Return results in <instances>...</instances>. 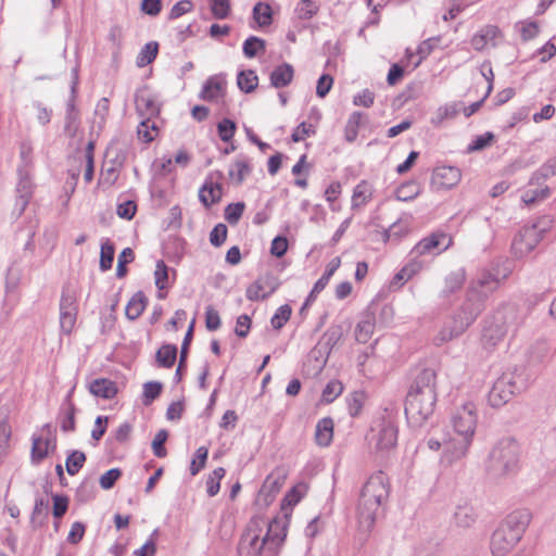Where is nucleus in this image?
<instances>
[{
  "label": "nucleus",
  "mask_w": 556,
  "mask_h": 556,
  "mask_svg": "<svg viewBox=\"0 0 556 556\" xmlns=\"http://www.w3.org/2000/svg\"><path fill=\"white\" fill-rule=\"evenodd\" d=\"M454 519L458 527L469 528L476 521V514L470 506H459L454 513Z\"/></svg>",
  "instance_id": "41"
},
{
  "label": "nucleus",
  "mask_w": 556,
  "mask_h": 556,
  "mask_svg": "<svg viewBox=\"0 0 556 556\" xmlns=\"http://www.w3.org/2000/svg\"><path fill=\"white\" fill-rule=\"evenodd\" d=\"M154 277L155 286L159 290L167 288L168 268L164 261L160 260L156 262Z\"/></svg>",
  "instance_id": "62"
},
{
  "label": "nucleus",
  "mask_w": 556,
  "mask_h": 556,
  "mask_svg": "<svg viewBox=\"0 0 556 556\" xmlns=\"http://www.w3.org/2000/svg\"><path fill=\"white\" fill-rule=\"evenodd\" d=\"M551 194V189L546 185H533L529 184V189H527L522 195L521 200L525 204L531 205L538 201H542L548 198Z\"/></svg>",
  "instance_id": "32"
},
{
  "label": "nucleus",
  "mask_w": 556,
  "mask_h": 556,
  "mask_svg": "<svg viewBox=\"0 0 556 556\" xmlns=\"http://www.w3.org/2000/svg\"><path fill=\"white\" fill-rule=\"evenodd\" d=\"M397 441V428L391 422L383 420L380 425L376 447L380 451H388L395 446Z\"/></svg>",
  "instance_id": "21"
},
{
  "label": "nucleus",
  "mask_w": 556,
  "mask_h": 556,
  "mask_svg": "<svg viewBox=\"0 0 556 556\" xmlns=\"http://www.w3.org/2000/svg\"><path fill=\"white\" fill-rule=\"evenodd\" d=\"M287 523L279 518L271 521L263 517H253L249 523L247 533L242 536L240 549L248 542L250 549L247 555L258 554L261 556H276L278 549L286 539Z\"/></svg>",
  "instance_id": "3"
},
{
  "label": "nucleus",
  "mask_w": 556,
  "mask_h": 556,
  "mask_svg": "<svg viewBox=\"0 0 556 556\" xmlns=\"http://www.w3.org/2000/svg\"><path fill=\"white\" fill-rule=\"evenodd\" d=\"M245 204L243 202L230 203L225 208V219L230 225H237L244 212Z\"/></svg>",
  "instance_id": "51"
},
{
  "label": "nucleus",
  "mask_w": 556,
  "mask_h": 556,
  "mask_svg": "<svg viewBox=\"0 0 556 556\" xmlns=\"http://www.w3.org/2000/svg\"><path fill=\"white\" fill-rule=\"evenodd\" d=\"M135 258V253L130 248H125L121 254L118 255L117 260V267H116V277L123 278L127 274V267L126 265L128 263H131Z\"/></svg>",
  "instance_id": "55"
},
{
  "label": "nucleus",
  "mask_w": 556,
  "mask_h": 556,
  "mask_svg": "<svg viewBox=\"0 0 556 556\" xmlns=\"http://www.w3.org/2000/svg\"><path fill=\"white\" fill-rule=\"evenodd\" d=\"M252 172L249 159L247 156H238L229 168V177L237 185L240 186L247 176Z\"/></svg>",
  "instance_id": "27"
},
{
  "label": "nucleus",
  "mask_w": 556,
  "mask_h": 556,
  "mask_svg": "<svg viewBox=\"0 0 556 556\" xmlns=\"http://www.w3.org/2000/svg\"><path fill=\"white\" fill-rule=\"evenodd\" d=\"M253 18L261 27L270 25L273 21V11L269 4L257 2L253 8Z\"/></svg>",
  "instance_id": "40"
},
{
  "label": "nucleus",
  "mask_w": 556,
  "mask_h": 556,
  "mask_svg": "<svg viewBox=\"0 0 556 556\" xmlns=\"http://www.w3.org/2000/svg\"><path fill=\"white\" fill-rule=\"evenodd\" d=\"M493 320L505 327V331H515L523 321L521 311L517 305L504 304L491 316Z\"/></svg>",
  "instance_id": "13"
},
{
  "label": "nucleus",
  "mask_w": 556,
  "mask_h": 556,
  "mask_svg": "<svg viewBox=\"0 0 556 556\" xmlns=\"http://www.w3.org/2000/svg\"><path fill=\"white\" fill-rule=\"evenodd\" d=\"M163 384L157 381H150L143 384V404L149 405L157 399L162 392Z\"/></svg>",
  "instance_id": "56"
},
{
  "label": "nucleus",
  "mask_w": 556,
  "mask_h": 556,
  "mask_svg": "<svg viewBox=\"0 0 556 556\" xmlns=\"http://www.w3.org/2000/svg\"><path fill=\"white\" fill-rule=\"evenodd\" d=\"M20 181L16 187V191L18 193L16 198V206L20 207V213H22L30 199L31 190H30V181L26 176L23 175V172L20 169Z\"/></svg>",
  "instance_id": "35"
},
{
  "label": "nucleus",
  "mask_w": 556,
  "mask_h": 556,
  "mask_svg": "<svg viewBox=\"0 0 556 556\" xmlns=\"http://www.w3.org/2000/svg\"><path fill=\"white\" fill-rule=\"evenodd\" d=\"M257 282L262 287V290L266 298L273 294L280 286L278 277H276L271 273H266L263 276L258 277Z\"/></svg>",
  "instance_id": "48"
},
{
  "label": "nucleus",
  "mask_w": 556,
  "mask_h": 556,
  "mask_svg": "<svg viewBox=\"0 0 556 556\" xmlns=\"http://www.w3.org/2000/svg\"><path fill=\"white\" fill-rule=\"evenodd\" d=\"M49 516V502L42 497L35 501V506L30 516V523L34 529L46 523Z\"/></svg>",
  "instance_id": "33"
},
{
  "label": "nucleus",
  "mask_w": 556,
  "mask_h": 556,
  "mask_svg": "<svg viewBox=\"0 0 556 556\" xmlns=\"http://www.w3.org/2000/svg\"><path fill=\"white\" fill-rule=\"evenodd\" d=\"M266 43L265 40H263L260 37L256 36H250L244 42H243V53L247 58H255L260 51H265Z\"/></svg>",
  "instance_id": "44"
},
{
  "label": "nucleus",
  "mask_w": 556,
  "mask_h": 556,
  "mask_svg": "<svg viewBox=\"0 0 556 556\" xmlns=\"http://www.w3.org/2000/svg\"><path fill=\"white\" fill-rule=\"evenodd\" d=\"M485 308V304L476 295L466 291L465 301L457 314L453 317L448 325L444 326L440 331V340L442 342L450 341L460 336Z\"/></svg>",
  "instance_id": "7"
},
{
  "label": "nucleus",
  "mask_w": 556,
  "mask_h": 556,
  "mask_svg": "<svg viewBox=\"0 0 556 556\" xmlns=\"http://www.w3.org/2000/svg\"><path fill=\"white\" fill-rule=\"evenodd\" d=\"M237 84L241 91L250 93L257 87L258 78L254 71L245 70L239 72L237 76Z\"/></svg>",
  "instance_id": "37"
},
{
  "label": "nucleus",
  "mask_w": 556,
  "mask_h": 556,
  "mask_svg": "<svg viewBox=\"0 0 556 556\" xmlns=\"http://www.w3.org/2000/svg\"><path fill=\"white\" fill-rule=\"evenodd\" d=\"M193 327H194V320H192V323L190 324L186 334H185V338H184V341H182V344H181V350H180V356H179V363H178V367L176 369V372H175V380L177 382H179L181 380V377H182V370L186 368L187 366V358H188V353H189V345L191 343V340L193 338Z\"/></svg>",
  "instance_id": "31"
},
{
  "label": "nucleus",
  "mask_w": 556,
  "mask_h": 556,
  "mask_svg": "<svg viewBox=\"0 0 556 556\" xmlns=\"http://www.w3.org/2000/svg\"><path fill=\"white\" fill-rule=\"evenodd\" d=\"M148 299L142 291L136 292L128 301L125 309L126 317L129 320H136L144 311Z\"/></svg>",
  "instance_id": "30"
},
{
  "label": "nucleus",
  "mask_w": 556,
  "mask_h": 556,
  "mask_svg": "<svg viewBox=\"0 0 556 556\" xmlns=\"http://www.w3.org/2000/svg\"><path fill=\"white\" fill-rule=\"evenodd\" d=\"M168 438V433L166 430L162 429L160 430L153 441H152V450H153V453L156 457H165L167 452H166V448L164 446L166 440Z\"/></svg>",
  "instance_id": "63"
},
{
  "label": "nucleus",
  "mask_w": 556,
  "mask_h": 556,
  "mask_svg": "<svg viewBox=\"0 0 556 556\" xmlns=\"http://www.w3.org/2000/svg\"><path fill=\"white\" fill-rule=\"evenodd\" d=\"M555 170L549 165L548 162L544 163L538 170H535L530 179V185H545V181L552 177L555 176Z\"/></svg>",
  "instance_id": "54"
},
{
  "label": "nucleus",
  "mask_w": 556,
  "mask_h": 556,
  "mask_svg": "<svg viewBox=\"0 0 556 556\" xmlns=\"http://www.w3.org/2000/svg\"><path fill=\"white\" fill-rule=\"evenodd\" d=\"M553 219L551 216L545 215L538 218L531 225H526L531 230H534L538 237L542 240L544 235L552 228Z\"/></svg>",
  "instance_id": "61"
},
{
  "label": "nucleus",
  "mask_w": 556,
  "mask_h": 556,
  "mask_svg": "<svg viewBox=\"0 0 556 556\" xmlns=\"http://www.w3.org/2000/svg\"><path fill=\"white\" fill-rule=\"evenodd\" d=\"M501 280L497 276L490 271H484L470 281L467 290L485 304L490 295L498 289Z\"/></svg>",
  "instance_id": "12"
},
{
  "label": "nucleus",
  "mask_w": 556,
  "mask_h": 556,
  "mask_svg": "<svg viewBox=\"0 0 556 556\" xmlns=\"http://www.w3.org/2000/svg\"><path fill=\"white\" fill-rule=\"evenodd\" d=\"M210 8L213 16L218 20L227 18L231 10L229 0H210Z\"/></svg>",
  "instance_id": "57"
},
{
  "label": "nucleus",
  "mask_w": 556,
  "mask_h": 556,
  "mask_svg": "<svg viewBox=\"0 0 556 556\" xmlns=\"http://www.w3.org/2000/svg\"><path fill=\"white\" fill-rule=\"evenodd\" d=\"M333 437V420L325 417L317 422L315 440L319 446H328Z\"/></svg>",
  "instance_id": "29"
},
{
  "label": "nucleus",
  "mask_w": 556,
  "mask_h": 556,
  "mask_svg": "<svg viewBox=\"0 0 556 556\" xmlns=\"http://www.w3.org/2000/svg\"><path fill=\"white\" fill-rule=\"evenodd\" d=\"M419 192V185L416 181H408L396 189L395 197L400 201H409L415 199Z\"/></svg>",
  "instance_id": "45"
},
{
  "label": "nucleus",
  "mask_w": 556,
  "mask_h": 556,
  "mask_svg": "<svg viewBox=\"0 0 556 556\" xmlns=\"http://www.w3.org/2000/svg\"><path fill=\"white\" fill-rule=\"evenodd\" d=\"M478 422L477 407L467 402L451 415V427L456 437L444 440L443 460L448 465L464 458L472 443Z\"/></svg>",
  "instance_id": "2"
},
{
  "label": "nucleus",
  "mask_w": 556,
  "mask_h": 556,
  "mask_svg": "<svg viewBox=\"0 0 556 556\" xmlns=\"http://www.w3.org/2000/svg\"><path fill=\"white\" fill-rule=\"evenodd\" d=\"M78 313L76 291L70 285L62 289L60 299V328L65 334H70L76 324Z\"/></svg>",
  "instance_id": "8"
},
{
  "label": "nucleus",
  "mask_w": 556,
  "mask_h": 556,
  "mask_svg": "<svg viewBox=\"0 0 556 556\" xmlns=\"http://www.w3.org/2000/svg\"><path fill=\"white\" fill-rule=\"evenodd\" d=\"M540 241L534 230L523 226L513 240L511 251L516 257H523L532 252Z\"/></svg>",
  "instance_id": "14"
},
{
  "label": "nucleus",
  "mask_w": 556,
  "mask_h": 556,
  "mask_svg": "<svg viewBox=\"0 0 556 556\" xmlns=\"http://www.w3.org/2000/svg\"><path fill=\"white\" fill-rule=\"evenodd\" d=\"M462 179V172L455 166H438L432 175V185L437 189H452Z\"/></svg>",
  "instance_id": "16"
},
{
  "label": "nucleus",
  "mask_w": 556,
  "mask_h": 556,
  "mask_svg": "<svg viewBox=\"0 0 556 556\" xmlns=\"http://www.w3.org/2000/svg\"><path fill=\"white\" fill-rule=\"evenodd\" d=\"M89 391L97 397L113 399L117 393L116 383L106 378H98L90 382Z\"/></svg>",
  "instance_id": "26"
},
{
  "label": "nucleus",
  "mask_w": 556,
  "mask_h": 556,
  "mask_svg": "<svg viewBox=\"0 0 556 556\" xmlns=\"http://www.w3.org/2000/svg\"><path fill=\"white\" fill-rule=\"evenodd\" d=\"M301 497H302V495L299 492L298 488H295V486L292 488L286 494V496L283 497V500L281 502V511L283 514V518L287 519L291 516L293 506H295L300 502Z\"/></svg>",
  "instance_id": "46"
},
{
  "label": "nucleus",
  "mask_w": 556,
  "mask_h": 556,
  "mask_svg": "<svg viewBox=\"0 0 556 556\" xmlns=\"http://www.w3.org/2000/svg\"><path fill=\"white\" fill-rule=\"evenodd\" d=\"M56 448V438L52 435V438L42 439L41 437H33L31 452L30 458L33 464L41 463L49 454V452H54Z\"/></svg>",
  "instance_id": "18"
},
{
  "label": "nucleus",
  "mask_w": 556,
  "mask_h": 556,
  "mask_svg": "<svg viewBox=\"0 0 556 556\" xmlns=\"http://www.w3.org/2000/svg\"><path fill=\"white\" fill-rule=\"evenodd\" d=\"M225 472L226 471L223 467H218L208 476L206 481V492L208 496H215L219 492L220 480L224 478Z\"/></svg>",
  "instance_id": "47"
},
{
  "label": "nucleus",
  "mask_w": 556,
  "mask_h": 556,
  "mask_svg": "<svg viewBox=\"0 0 556 556\" xmlns=\"http://www.w3.org/2000/svg\"><path fill=\"white\" fill-rule=\"evenodd\" d=\"M236 129V123L229 118H224L217 124L218 136L224 142H229L233 138Z\"/></svg>",
  "instance_id": "50"
},
{
  "label": "nucleus",
  "mask_w": 556,
  "mask_h": 556,
  "mask_svg": "<svg viewBox=\"0 0 556 556\" xmlns=\"http://www.w3.org/2000/svg\"><path fill=\"white\" fill-rule=\"evenodd\" d=\"M52 501H53V508H52L53 517L60 519L66 514V511L68 509L70 498L66 495L53 494Z\"/></svg>",
  "instance_id": "60"
},
{
  "label": "nucleus",
  "mask_w": 556,
  "mask_h": 556,
  "mask_svg": "<svg viewBox=\"0 0 556 556\" xmlns=\"http://www.w3.org/2000/svg\"><path fill=\"white\" fill-rule=\"evenodd\" d=\"M363 116V113L358 111L353 112L350 115L344 128V138L348 142H353L357 138L358 127L361 125Z\"/></svg>",
  "instance_id": "42"
},
{
  "label": "nucleus",
  "mask_w": 556,
  "mask_h": 556,
  "mask_svg": "<svg viewBox=\"0 0 556 556\" xmlns=\"http://www.w3.org/2000/svg\"><path fill=\"white\" fill-rule=\"evenodd\" d=\"M390 492L389 479L383 471L371 475L361 492L358 502V521L361 527L369 531L376 521L382 503Z\"/></svg>",
  "instance_id": "4"
},
{
  "label": "nucleus",
  "mask_w": 556,
  "mask_h": 556,
  "mask_svg": "<svg viewBox=\"0 0 556 556\" xmlns=\"http://www.w3.org/2000/svg\"><path fill=\"white\" fill-rule=\"evenodd\" d=\"M76 406L73 401L67 400L63 401L60 413H59V421L60 428L63 432H73L76 429L75 415H76Z\"/></svg>",
  "instance_id": "25"
},
{
  "label": "nucleus",
  "mask_w": 556,
  "mask_h": 556,
  "mask_svg": "<svg viewBox=\"0 0 556 556\" xmlns=\"http://www.w3.org/2000/svg\"><path fill=\"white\" fill-rule=\"evenodd\" d=\"M343 391V386L338 380L329 381L323 390L321 397L325 402L331 403L337 399Z\"/></svg>",
  "instance_id": "59"
},
{
  "label": "nucleus",
  "mask_w": 556,
  "mask_h": 556,
  "mask_svg": "<svg viewBox=\"0 0 556 556\" xmlns=\"http://www.w3.org/2000/svg\"><path fill=\"white\" fill-rule=\"evenodd\" d=\"M495 139V136L491 131H486L483 135L476 137L472 142L467 147V152L481 151L490 147Z\"/></svg>",
  "instance_id": "52"
},
{
  "label": "nucleus",
  "mask_w": 556,
  "mask_h": 556,
  "mask_svg": "<svg viewBox=\"0 0 556 556\" xmlns=\"http://www.w3.org/2000/svg\"><path fill=\"white\" fill-rule=\"evenodd\" d=\"M159 53V43L156 41H150L146 43L136 59V65L138 67H144L152 63Z\"/></svg>",
  "instance_id": "36"
},
{
  "label": "nucleus",
  "mask_w": 556,
  "mask_h": 556,
  "mask_svg": "<svg viewBox=\"0 0 556 556\" xmlns=\"http://www.w3.org/2000/svg\"><path fill=\"white\" fill-rule=\"evenodd\" d=\"M375 330V316L371 313H365L355 327V340L358 343H367Z\"/></svg>",
  "instance_id": "28"
},
{
  "label": "nucleus",
  "mask_w": 556,
  "mask_h": 556,
  "mask_svg": "<svg viewBox=\"0 0 556 556\" xmlns=\"http://www.w3.org/2000/svg\"><path fill=\"white\" fill-rule=\"evenodd\" d=\"M519 445L516 440L505 438L492 448L486 471L490 478L500 480L515 475L519 466Z\"/></svg>",
  "instance_id": "6"
},
{
  "label": "nucleus",
  "mask_w": 556,
  "mask_h": 556,
  "mask_svg": "<svg viewBox=\"0 0 556 556\" xmlns=\"http://www.w3.org/2000/svg\"><path fill=\"white\" fill-rule=\"evenodd\" d=\"M208 455V450L205 446H200L195 451V457L192 459L190 464V473L195 476L200 472L202 468H204L206 459Z\"/></svg>",
  "instance_id": "58"
},
{
  "label": "nucleus",
  "mask_w": 556,
  "mask_h": 556,
  "mask_svg": "<svg viewBox=\"0 0 556 556\" xmlns=\"http://www.w3.org/2000/svg\"><path fill=\"white\" fill-rule=\"evenodd\" d=\"M223 195V188L219 184L214 182L212 179H206L199 190V200L205 207L220 201Z\"/></svg>",
  "instance_id": "23"
},
{
  "label": "nucleus",
  "mask_w": 556,
  "mask_h": 556,
  "mask_svg": "<svg viewBox=\"0 0 556 556\" xmlns=\"http://www.w3.org/2000/svg\"><path fill=\"white\" fill-rule=\"evenodd\" d=\"M437 402V372L424 368L414 378L405 400V415L414 427H420L433 414Z\"/></svg>",
  "instance_id": "1"
},
{
  "label": "nucleus",
  "mask_w": 556,
  "mask_h": 556,
  "mask_svg": "<svg viewBox=\"0 0 556 556\" xmlns=\"http://www.w3.org/2000/svg\"><path fill=\"white\" fill-rule=\"evenodd\" d=\"M177 351L178 350L175 344H163L155 354L159 366L170 368L176 362Z\"/></svg>",
  "instance_id": "34"
},
{
  "label": "nucleus",
  "mask_w": 556,
  "mask_h": 556,
  "mask_svg": "<svg viewBox=\"0 0 556 556\" xmlns=\"http://www.w3.org/2000/svg\"><path fill=\"white\" fill-rule=\"evenodd\" d=\"M508 332L505 331V327L493 320V318H488L484 321V327L482 330L481 342L485 350H493L501 341L504 340Z\"/></svg>",
  "instance_id": "17"
},
{
  "label": "nucleus",
  "mask_w": 556,
  "mask_h": 556,
  "mask_svg": "<svg viewBox=\"0 0 556 556\" xmlns=\"http://www.w3.org/2000/svg\"><path fill=\"white\" fill-rule=\"evenodd\" d=\"M287 476L288 471L286 468H275L264 480L257 493L255 504L260 507H267L270 505L285 484Z\"/></svg>",
  "instance_id": "9"
},
{
  "label": "nucleus",
  "mask_w": 556,
  "mask_h": 556,
  "mask_svg": "<svg viewBox=\"0 0 556 556\" xmlns=\"http://www.w3.org/2000/svg\"><path fill=\"white\" fill-rule=\"evenodd\" d=\"M224 88V81L217 77H210L203 85L200 98L203 100L216 99Z\"/></svg>",
  "instance_id": "38"
},
{
  "label": "nucleus",
  "mask_w": 556,
  "mask_h": 556,
  "mask_svg": "<svg viewBox=\"0 0 556 556\" xmlns=\"http://www.w3.org/2000/svg\"><path fill=\"white\" fill-rule=\"evenodd\" d=\"M369 198L370 194L368 193L367 184L366 181H362L354 188L352 195V207L356 208L365 205Z\"/></svg>",
  "instance_id": "53"
},
{
  "label": "nucleus",
  "mask_w": 556,
  "mask_h": 556,
  "mask_svg": "<svg viewBox=\"0 0 556 556\" xmlns=\"http://www.w3.org/2000/svg\"><path fill=\"white\" fill-rule=\"evenodd\" d=\"M298 16L302 20H309L318 12V7L314 0H301L296 8Z\"/></svg>",
  "instance_id": "64"
},
{
  "label": "nucleus",
  "mask_w": 556,
  "mask_h": 556,
  "mask_svg": "<svg viewBox=\"0 0 556 556\" xmlns=\"http://www.w3.org/2000/svg\"><path fill=\"white\" fill-rule=\"evenodd\" d=\"M531 520L528 509L510 513L491 536L490 547L493 556H505L520 541Z\"/></svg>",
  "instance_id": "5"
},
{
  "label": "nucleus",
  "mask_w": 556,
  "mask_h": 556,
  "mask_svg": "<svg viewBox=\"0 0 556 556\" xmlns=\"http://www.w3.org/2000/svg\"><path fill=\"white\" fill-rule=\"evenodd\" d=\"M291 314L292 308L289 304L281 305L270 319L273 328L276 330L281 329L285 326V324L290 319Z\"/></svg>",
  "instance_id": "49"
},
{
  "label": "nucleus",
  "mask_w": 556,
  "mask_h": 556,
  "mask_svg": "<svg viewBox=\"0 0 556 556\" xmlns=\"http://www.w3.org/2000/svg\"><path fill=\"white\" fill-rule=\"evenodd\" d=\"M115 248L114 244L110 241V239H105L101 243L100 251V269L102 271H106L112 268V264L114 261Z\"/></svg>",
  "instance_id": "39"
},
{
  "label": "nucleus",
  "mask_w": 556,
  "mask_h": 556,
  "mask_svg": "<svg viewBox=\"0 0 556 556\" xmlns=\"http://www.w3.org/2000/svg\"><path fill=\"white\" fill-rule=\"evenodd\" d=\"M86 454L81 451H73L66 458L65 467L70 476H75L84 466Z\"/></svg>",
  "instance_id": "43"
},
{
  "label": "nucleus",
  "mask_w": 556,
  "mask_h": 556,
  "mask_svg": "<svg viewBox=\"0 0 556 556\" xmlns=\"http://www.w3.org/2000/svg\"><path fill=\"white\" fill-rule=\"evenodd\" d=\"M72 74H73V81H72V87H71L72 98L67 103L65 126H64L65 131L71 137H73L75 135L76 126L74 124L76 123V121L78 118V112L76 111L75 104H74V98H75L76 88L78 85V68L74 67L72 71Z\"/></svg>",
  "instance_id": "20"
},
{
  "label": "nucleus",
  "mask_w": 556,
  "mask_h": 556,
  "mask_svg": "<svg viewBox=\"0 0 556 556\" xmlns=\"http://www.w3.org/2000/svg\"><path fill=\"white\" fill-rule=\"evenodd\" d=\"M135 104L136 111L141 117L153 118L161 112L155 94L148 87H142L136 91Z\"/></svg>",
  "instance_id": "15"
},
{
  "label": "nucleus",
  "mask_w": 556,
  "mask_h": 556,
  "mask_svg": "<svg viewBox=\"0 0 556 556\" xmlns=\"http://www.w3.org/2000/svg\"><path fill=\"white\" fill-rule=\"evenodd\" d=\"M466 281V270L463 267L456 268L444 278V287L440 292V298L445 299L458 292Z\"/></svg>",
  "instance_id": "22"
},
{
  "label": "nucleus",
  "mask_w": 556,
  "mask_h": 556,
  "mask_svg": "<svg viewBox=\"0 0 556 556\" xmlns=\"http://www.w3.org/2000/svg\"><path fill=\"white\" fill-rule=\"evenodd\" d=\"M343 337V327L341 325H332L330 326L326 332L323 334L321 339L312 351V353L316 352H325L327 356L330 354L331 350L337 345V343Z\"/></svg>",
  "instance_id": "19"
},
{
  "label": "nucleus",
  "mask_w": 556,
  "mask_h": 556,
  "mask_svg": "<svg viewBox=\"0 0 556 556\" xmlns=\"http://www.w3.org/2000/svg\"><path fill=\"white\" fill-rule=\"evenodd\" d=\"M453 243L452 238L443 232L435 231L421 239L410 251V255L421 256L429 253L439 254L446 251Z\"/></svg>",
  "instance_id": "11"
},
{
  "label": "nucleus",
  "mask_w": 556,
  "mask_h": 556,
  "mask_svg": "<svg viewBox=\"0 0 556 556\" xmlns=\"http://www.w3.org/2000/svg\"><path fill=\"white\" fill-rule=\"evenodd\" d=\"M293 76V66L289 63H282L276 66L270 73V85L277 89L287 87L291 84Z\"/></svg>",
  "instance_id": "24"
},
{
  "label": "nucleus",
  "mask_w": 556,
  "mask_h": 556,
  "mask_svg": "<svg viewBox=\"0 0 556 556\" xmlns=\"http://www.w3.org/2000/svg\"><path fill=\"white\" fill-rule=\"evenodd\" d=\"M520 387L517 384L513 374H503L493 383L489 392L488 401L492 407H501L508 403L513 396L519 392Z\"/></svg>",
  "instance_id": "10"
}]
</instances>
